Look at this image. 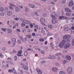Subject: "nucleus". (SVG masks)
I'll return each mask as SVG.
<instances>
[{
    "instance_id": "1",
    "label": "nucleus",
    "mask_w": 74,
    "mask_h": 74,
    "mask_svg": "<svg viewBox=\"0 0 74 74\" xmlns=\"http://www.w3.org/2000/svg\"><path fill=\"white\" fill-rule=\"evenodd\" d=\"M66 40H65L62 41L59 44V47L61 48H62L63 47L64 44L66 43Z\"/></svg>"
},
{
    "instance_id": "2",
    "label": "nucleus",
    "mask_w": 74,
    "mask_h": 74,
    "mask_svg": "<svg viewBox=\"0 0 74 74\" xmlns=\"http://www.w3.org/2000/svg\"><path fill=\"white\" fill-rule=\"evenodd\" d=\"M67 73L68 74H70L72 73L73 71H72V68L71 67H69L67 68Z\"/></svg>"
},
{
    "instance_id": "3",
    "label": "nucleus",
    "mask_w": 74,
    "mask_h": 74,
    "mask_svg": "<svg viewBox=\"0 0 74 74\" xmlns=\"http://www.w3.org/2000/svg\"><path fill=\"white\" fill-rule=\"evenodd\" d=\"M70 47V43H66L64 45V48L65 49H67V48H69Z\"/></svg>"
},
{
    "instance_id": "4",
    "label": "nucleus",
    "mask_w": 74,
    "mask_h": 74,
    "mask_svg": "<svg viewBox=\"0 0 74 74\" xmlns=\"http://www.w3.org/2000/svg\"><path fill=\"white\" fill-rule=\"evenodd\" d=\"M36 71H37L38 74H42V71L39 69L38 68H37L36 69Z\"/></svg>"
},
{
    "instance_id": "5",
    "label": "nucleus",
    "mask_w": 74,
    "mask_h": 74,
    "mask_svg": "<svg viewBox=\"0 0 74 74\" xmlns=\"http://www.w3.org/2000/svg\"><path fill=\"white\" fill-rule=\"evenodd\" d=\"M71 36L69 35H65L63 37V39L66 40L68 38H70Z\"/></svg>"
},
{
    "instance_id": "6",
    "label": "nucleus",
    "mask_w": 74,
    "mask_h": 74,
    "mask_svg": "<svg viewBox=\"0 0 74 74\" xmlns=\"http://www.w3.org/2000/svg\"><path fill=\"white\" fill-rule=\"evenodd\" d=\"M18 54L17 55L18 56H22L23 55L21 54L22 53V51H19L18 52Z\"/></svg>"
},
{
    "instance_id": "7",
    "label": "nucleus",
    "mask_w": 74,
    "mask_h": 74,
    "mask_svg": "<svg viewBox=\"0 0 74 74\" xmlns=\"http://www.w3.org/2000/svg\"><path fill=\"white\" fill-rule=\"evenodd\" d=\"M52 70L53 72H56L58 70V69L56 67H53L52 68Z\"/></svg>"
},
{
    "instance_id": "8",
    "label": "nucleus",
    "mask_w": 74,
    "mask_h": 74,
    "mask_svg": "<svg viewBox=\"0 0 74 74\" xmlns=\"http://www.w3.org/2000/svg\"><path fill=\"white\" fill-rule=\"evenodd\" d=\"M66 58L67 59V60H70L71 59V56L69 55H67L66 56Z\"/></svg>"
},
{
    "instance_id": "9",
    "label": "nucleus",
    "mask_w": 74,
    "mask_h": 74,
    "mask_svg": "<svg viewBox=\"0 0 74 74\" xmlns=\"http://www.w3.org/2000/svg\"><path fill=\"white\" fill-rule=\"evenodd\" d=\"M74 5V3H73V1H71L69 3V7H71V6H72V5Z\"/></svg>"
},
{
    "instance_id": "10",
    "label": "nucleus",
    "mask_w": 74,
    "mask_h": 74,
    "mask_svg": "<svg viewBox=\"0 0 74 74\" xmlns=\"http://www.w3.org/2000/svg\"><path fill=\"white\" fill-rule=\"evenodd\" d=\"M65 10L66 11H67V12H70L71 13V10L69 8H66L65 9Z\"/></svg>"
},
{
    "instance_id": "11",
    "label": "nucleus",
    "mask_w": 74,
    "mask_h": 74,
    "mask_svg": "<svg viewBox=\"0 0 74 74\" xmlns=\"http://www.w3.org/2000/svg\"><path fill=\"white\" fill-rule=\"evenodd\" d=\"M40 21L42 23H45V20L43 18H41L40 19Z\"/></svg>"
},
{
    "instance_id": "12",
    "label": "nucleus",
    "mask_w": 74,
    "mask_h": 74,
    "mask_svg": "<svg viewBox=\"0 0 74 74\" xmlns=\"http://www.w3.org/2000/svg\"><path fill=\"white\" fill-rule=\"evenodd\" d=\"M29 5L30 7H31L32 8H35V5H32L31 4H29Z\"/></svg>"
},
{
    "instance_id": "13",
    "label": "nucleus",
    "mask_w": 74,
    "mask_h": 74,
    "mask_svg": "<svg viewBox=\"0 0 74 74\" xmlns=\"http://www.w3.org/2000/svg\"><path fill=\"white\" fill-rule=\"evenodd\" d=\"M12 41L13 43L16 42V39L15 38H12Z\"/></svg>"
},
{
    "instance_id": "14",
    "label": "nucleus",
    "mask_w": 74,
    "mask_h": 74,
    "mask_svg": "<svg viewBox=\"0 0 74 74\" xmlns=\"http://www.w3.org/2000/svg\"><path fill=\"white\" fill-rule=\"evenodd\" d=\"M51 17H52V19H57V18L55 17V16H54L53 15H52Z\"/></svg>"
},
{
    "instance_id": "15",
    "label": "nucleus",
    "mask_w": 74,
    "mask_h": 74,
    "mask_svg": "<svg viewBox=\"0 0 74 74\" xmlns=\"http://www.w3.org/2000/svg\"><path fill=\"white\" fill-rule=\"evenodd\" d=\"M69 27H66L64 28V31H69Z\"/></svg>"
},
{
    "instance_id": "16",
    "label": "nucleus",
    "mask_w": 74,
    "mask_h": 74,
    "mask_svg": "<svg viewBox=\"0 0 74 74\" xmlns=\"http://www.w3.org/2000/svg\"><path fill=\"white\" fill-rule=\"evenodd\" d=\"M56 20H55V19H53L52 20V23H56Z\"/></svg>"
},
{
    "instance_id": "17",
    "label": "nucleus",
    "mask_w": 74,
    "mask_h": 74,
    "mask_svg": "<svg viewBox=\"0 0 74 74\" xmlns=\"http://www.w3.org/2000/svg\"><path fill=\"white\" fill-rule=\"evenodd\" d=\"M8 14L9 16H10L12 15V12H8Z\"/></svg>"
},
{
    "instance_id": "18",
    "label": "nucleus",
    "mask_w": 74,
    "mask_h": 74,
    "mask_svg": "<svg viewBox=\"0 0 74 74\" xmlns=\"http://www.w3.org/2000/svg\"><path fill=\"white\" fill-rule=\"evenodd\" d=\"M16 11H17V12H19V11H20V9L18 8H16Z\"/></svg>"
},
{
    "instance_id": "19",
    "label": "nucleus",
    "mask_w": 74,
    "mask_h": 74,
    "mask_svg": "<svg viewBox=\"0 0 74 74\" xmlns=\"http://www.w3.org/2000/svg\"><path fill=\"white\" fill-rule=\"evenodd\" d=\"M8 33H11V32H12V30L11 29H8Z\"/></svg>"
},
{
    "instance_id": "20",
    "label": "nucleus",
    "mask_w": 74,
    "mask_h": 74,
    "mask_svg": "<svg viewBox=\"0 0 74 74\" xmlns=\"http://www.w3.org/2000/svg\"><path fill=\"white\" fill-rule=\"evenodd\" d=\"M4 11V8L3 7H1L0 8V11Z\"/></svg>"
},
{
    "instance_id": "21",
    "label": "nucleus",
    "mask_w": 74,
    "mask_h": 74,
    "mask_svg": "<svg viewBox=\"0 0 74 74\" xmlns=\"http://www.w3.org/2000/svg\"><path fill=\"white\" fill-rule=\"evenodd\" d=\"M50 46L51 47V48H53V43L51 42L50 43Z\"/></svg>"
},
{
    "instance_id": "22",
    "label": "nucleus",
    "mask_w": 74,
    "mask_h": 74,
    "mask_svg": "<svg viewBox=\"0 0 74 74\" xmlns=\"http://www.w3.org/2000/svg\"><path fill=\"white\" fill-rule=\"evenodd\" d=\"M26 37L28 38H30L31 37V35H26Z\"/></svg>"
},
{
    "instance_id": "23",
    "label": "nucleus",
    "mask_w": 74,
    "mask_h": 74,
    "mask_svg": "<svg viewBox=\"0 0 74 74\" xmlns=\"http://www.w3.org/2000/svg\"><path fill=\"white\" fill-rule=\"evenodd\" d=\"M41 32L42 33H44L45 32V31L44 30V29L42 27L41 28Z\"/></svg>"
},
{
    "instance_id": "24",
    "label": "nucleus",
    "mask_w": 74,
    "mask_h": 74,
    "mask_svg": "<svg viewBox=\"0 0 74 74\" xmlns=\"http://www.w3.org/2000/svg\"><path fill=\"white\" fill-rule=\"evenodd\" d=\"M51 35H52V33L49 32L48 33L47 36H51Z\"/></svg>"
},
{
    "instance_id": "25",
    "label": "nucleus",
    "mask_w": 74,
    "mask_h": 74,
    "mask_svg": "<svg viewBox=\"0 0 74 74\" xmlns=\"http://www.w3.org/2000/svg\"><path fill=\"white\" fill-rule=\"evenodd\" d=\"M52 25H48V27L49 28H50V29H52Z\"/></svg>"
},
{
    "instance_id": "26",
    "label": "nucleus",
    "mask_w": 74,
    "mask_h": 74,
    "mask_svg": "<svg viewBox=\"0 0 74 74\" xmlns=\"http://www.w3.org/2000/svg\"><path fill=\"white\" fill-rule=\"evenodd\" d=\"M8 71L9 73H12V72H13V70L12 69H9Z\"/></svg>"
},
{
    "instance_id": "27",
    "label": "nucleus",
    "mask_w": 74,
    "mask_h": 74,
    "mask_svg": "<svg viewBox=\"0 0 74 74\" xmlns=\"http://www.w3.org/2000/svg\"><path fill=\"white\" fill-rule=\"evenodd\" d=\"M60 74H65L64 72L63 71H61L60 72Z\"/></svg>"
},
{
    "instance_id": "28",
    "label": "nucleus",
    "mask_w": 74,
    "mask_h": 74,
    "mask_svg": "<svg viewBox=\"0 0 74 74\" xmlns=\"http://www.w3.org/2000/svg\"><path fill=\"white\" fill-rule=\"evenodd\" d=\"M39 40L40 41V42H42V41L44 42V39H42L41 38H40L39 39Z\"/></svg>"
},
{
    "instance_id": "29",
    "label": "nucleus",
    "mask_w": 74,
    "mask_h": 74,
    "mask_svg": "<svg viewBox=\"0 0 74 74\" xmlns=\"http://www.w3.org/2000/svg\"><path fill=\"white\" fill-rule=\"evenodd\" d=\"M2 30H3V32H5L6 30H7L6 28H2Z\"/></svg>"
},
{
    "instance_id": "30",
    "label": "nucleus",
    "mask_w": 74,
    "mask_h": 74,
    "mask_svg": "<svg viewBox=\"0 0 74 74\" xmlns=\"http://www.w3.org/2000/svg\"><path fill=\"white\" fill-rule=\"evenodd\" d=\"M66 15H67V16H70V15H71V14L66 13Z\"/></svg>"
},
{
    "instance_id": "31",
    "label": "nucleus",
    "mask_w": 74,
    "mask_h": 74,
    "mask_svg": "<svg viewBox=\"0 0 74 74\" xmlns=\"http://www.w3.org/2000/svg\"><path fill=\"white\" fill-rule=\"evenodd\" d=\"M51 59H55L56 58V57L55 56H51Z\"/></svg>"
},
{
    "instance_id": "32",
    "label": "nucleus",
    "mask_w": 74,
    "mask_h": 74,
    "mask_svg": "<svg viewBox=\"0 0 74 74\" xmlns=\"http://www.w3.org/2000/svg\"><path fill=\"white\" fill-rule=\"evenodd\" d=\"M41 53H42V54H45V51H44L42 50L41 51Z\"/></svg>"
},
{
    "instance_id": "33",
    "label": "nucleus",
    "mask_w": 74,
    "mask_h": 74,
    "mask_svg": "<svg viewBox=\"0 0 74 74\" xmlns=\"http://www.w3.org/2000/svg\"><path fill=\"white\" fill-rule=\"evenodd\" d=\"M14 60L15 61H16L17 60V56H15Z\"/></svg>"
},
{
    "instance_id": "34",
    "label": "nucleus",
    "mask_w": 74,
    "mask_h": 74,
    "mask_svg": "<svg viewBox=\"0 0 74 74\" xmlns=\"http://www.w3.org/2000/svg\"><path fill=\"white\" fill-rule=\"evenodd\" d=\"M1 16H4V13L3 12H2L1 13Z\"/></svg>"
},
{
    "instance_id": "35",
    "label": "nucleus",
    "mask_w": 74,
    "mask_h": 74,
    "mask_svg": "<svg viewBox=\"0 0 74 74\" xmlns=\"http://www.w3.org/2000/svg\"><path fill=\"white\" fill-rule=\"evenodd\" d=\"M66 0H63L62 2V4H64V3H66Z\"/></svg>"
},
{
    "instance_id": "36",
    "label": "nucleus",
    "mask_w": 74,
    "mask_h": 74,
    "mask_svg": "<svg viewBox=\"0 0 74 74\" xmlns=\"http://www.w3.org/2000/svg\"><path fill=\"white\" fill-rule=\"evenodd\" d=\"M66 62H67V60H64L63 61V63L64 64H65Z\"/></svg>"
},
{
    "instance_id": "37",
    "label": "nucleus",
    "mask_w": 74,
    "mask_h": 74,
    "mask_svg": "<svg viewBox=\"0 0 74 74\" xmlns=\"http://www.w3.org/2000/svg\"><path fill=\"white\" fill-rule=\"evenodd\" d=\"M9 62L10 63V64H12V65H13V66H14V63H13V62H11L10 61H9Z\"/></svg>"
},
{
    "instance_id": "38",
    "label": "nucleus",
    "mask_w": 74,
    "mask_h": 74,
    "mask_svg": "<svg viewBox=\"0 0 74 74\" xmlns=\"http://www.w3.org/2000/svg\"><path fill=\"white\" fill-rule=\"evenodd\" d=\"M24 55L25 56H27V52L26 51L24 52Z\"/></svg>"
},
{
    "instance_id": "39",
    "label": "nucleus",
    "mask_w": 74,
    "mask_h": 74,
    "mask_svg": "<svg viewBox=\"0 0 74 74\" xmlns=\"http://www.w3.org/2000/svg\"><path fill=\"white\" fill-rule=\"evenodd\" d=\"M67 38V41H69V42H70V38Z\"/></svg>"
},
{
    "instance_id": "40",
    "label": "nucleus",
    "mask_w": 74,
    "mask_h": 74,
    "mask_svg": "<svg viewBox=\"0 0 74 74\" xmlns=\"http://www.w3.org/2000/svg\"><path fill=\"white\" fill-rule=\"evenodd\" d=\"M21 40L24 43H25V40L23 38Z\"/></svg>"
},
{
    "instance_id": "41",
    "label": "nucleus",
    "mask_w": 74,
    "mask_h": 74,
    "mask_svg": "<svg viewBox=\"0 0 74 74\" xmlns=\"http://www.w3.org/2000/svg\"><path fill=\"white\" fill-rule=\"evenodd\" d=\"M30 23V21L27 20V21L26 22V24H29Z\"/></svg>"
},
{
    "instance_id": "42",
    "label": "nucleus",
    "mask_w": 74,
    "mask_h": 74,
    "mask_svg": "<svg viewBox=\"0 0 74 74\" xmlns=\"http://www.w3.org/2000/svg\"><path fill=\"white\" fill-rule=\"evenodd\" d=\"M21 25L22 26H23V27H24V26H25V24L24 23H23L21 24Z\"/></svg>"
},
{
    "instance_id": "43",
    "label": "nucleus",
    "mask_w": 74,
    "mask_h": 74,
    "mask_svg": "<svg viewBox=\"0 0 74 74\" xmlns=\"http://www.w3.org/2000/svg\"><path fill=\"white\" fill-rule=\"evenodd\" d=\"M45 62H46V60H43V61H42L41 62V63H42V64H44V63H45Z\"/></svg>"
},
{
    "instance_id": "44",
    "label": "nucleus",
    "mask_w": 74,
    "mask_h": 74,
    "mask_svg": "<svg viewBox=\"0 0 74 74\" xmlns=\"http://www.w3.org/2000/svg\"><path fill=\"white\" fill-rule=\"evenodd\" d=\"M15 44H16V43H13V45H12V47H15Z\"/></svg>"
},
{
    "instance_id": "45",
    "label": "nucleus",
    "mask_w": 74,
    "mask_h": 74,
    "mask_svg": "<svg viewBox=\"0 0 74 74\" xmlns=\"http://www.w3.org/2000/svg\"><path fill=\"white\" fill-rule=\"evenodd\" d=\"M22 32L23 33H25L26 32V29H22Z\"/></svg>"
},
{
    "instance_id": "46",
    "label": "nucleus",
    "mask_w": 74,
    "mask_h": 74,
    "mask_svg": "<svg viewBox=\"0 0 74 74\" xmlns=\"http://www.w3.org/2000/svg\"><path fill=\"white\" fill-rule=\"evenodd\" d=\"M35 28H36V29H38V26L37 25H35Z\"/></svg>"
},
{
    "instance_id": "47",
    "label": "nucleus",
    "mask_w": 74,
    "mask_h": 74,
    "mask_svg": "<svg viewBox=\"0 0 74 74\" xmlns=\"http://www.w3.org/2000/svg\"><path fill=\"white\" fill-rule=\"evenodd\" d=\"M10 5L11 6H12L13 7H15V5H14V4H13L12 3H10Z\"/></svg>"
},
{
    "instance_id": "48",
    "label": "nucleus",
    "mask_w": 74,
    "mask_h": 74,
    "mask_svg": "<svg viewBox=\"0 0 74 74\" xmlns=\"http://www.w3.org/2000/svg\"><path fill=\"white\" fill-rule=\"evenodd\" d=\"M9 8L10 10H13V8H12V7L10 6H9Z\"/></svg>"
},
{
    "instance_id": "49",
    "label": "nucleus",
    "mask_w": 74,
    "mask_h": 74,
    "mask_svg": "<svg viewBox=\"0 0 74 74\" xmlns=\"http://www.w3.org/2000/svg\"><path fill=\"white\" fill-rule=\"evenodd\" d=\"M62 18L64 19H67V17L64 16H62Z\"/></svg>"
},
{
    "instance_id": "50",
    "label": "nucleus",
    "mask_w": 74,
    "mask_h": 74,
    "mask_svg": "<svg viewBox=\"0 0 74 74\" xmlns=\"http://www.w3.org/2000/svg\"><path fill=\"white\" fill-rule=\"evenodd\" d=\"M56 64L57 66H59V64L58 62L56 63Z\"/></svg>"
},
{
    "instance_id": "51",
    "label": "nucleus",
    "mask_w": 74,
    "mask_h": 74,
    "mask_svg": "<svg viewBox=\"0 0 74 74\" xmlns=\"http://www.w3.org/2000/svg\"><path fill=\"white\" fill-rule=\"evenodd\" d=\"M32 30L30 29H28V32H32Z\"/></svg>"
},
{
    "instance_id": "52",
    "label": "nucleus",
    "mask_w": 74,
    "mask_h": 74,
    "mask_svg": "<svg viewBox=\"0 0 74 74\" xmlns=\"http://www.w3.org/2000/svg\"><path fill=\"white\" fill-rule=\"evenodd\" d=\"M2 50H3V51H5V50H6V48L5 47H3L2 48Z\"/></svg>"
},
{
    "instance_id": "53",
    "label": "nucleus",
    "mask_w": 74,
    "mask_h": 74,
    "mask_svg": "<svg viewBox=\"0 0 74 74\" xmlns=\"http://www.w3.org/2000/svg\"><path fill=\"white\" fill-rule=\"evenodd\" d=\"M30 26L31 28H33V25L32 24H31L30 25Z\"/></svg>"
},
{
    "instance_id": "54",
    "label": "nucleus",
    "mask_w": 74,
    "mask_h": 74,
    "mask_svg": "<svg viewBox=\"0 0 74 74\" xmlns=\"http://www.w3.org/2000/svg\"><path fill=\"white\" fill-rule=\"evenodd\" d=\"M11 23L12 24V25H14L15 23V22L14 21H12Z\"/></svg>"
},
{
    "instance_id": "55",
    "label": "nucleus",
    "mask_w": 74,
    "mask_h": 74,
    "mask_svg": "<svg viewBox=\"0 0 74 74\" xmlns=\"http://www.w3.org/2000/svg\"><path fill=\"white\" fill-rule=\"evenodd\" d=\"M25 11L26 12H28V8H26Z\"/></svg>"
},
{
    "instance_id": "56",
    "label": "nucleus",
    "mask_w": 74,
    "mask_h": 74,
    "mask_svg": "<svg viewBox=\"0 0 74 74\" xmlns=\"http://www.w3.org/2000/svg\"><path fill=\"white\" fill-rule=\"evenodd\" d=\"M7 24L8 25H10V21L8 20L7 22Z\"/></svg>"
},
{
    "instance_id": "57",
    "label": "nucleus",
    "mask_w": 74,
    "mask_h": 74,
    "mask_svg": "<svg viewBox=\"0 0 74 74\" xmlns=\"http://www.w3.org/2000/svg\"><path fill=\"white\" fill-rule=\"evenodd\" d=\"M72 44L73 45H74V39L72 40Z\"/></svg>"
},
{
    "instance_id": "58",
    "label": "nucleus",
    "mask_w": 74,
    "mask_h": 74,
    "mask_svg": "<svg viewBox=\"0 0 74 74\" xmlns=\"http://www.w3.org/2000/svg\"><path fill=\"white\" fill-rule=\"evenodd\" d=\"M25 70H27V69H28V68L27 67V66H26L25 68V69H24Z\"/></svg>"
},
{
    "instance_id": "59",
    "label": "nucleus",
    "mask_w": 74,
    "mask_h": 74,
    "mask_svg": "<svg viewBox=\"0 0 74 74\" xmlns=\"http://www.w3.org/2000/svg\"><path fill=\"white\" fill-rule=\"evenodd\" d=\"M16 50H13V52L14 53H16Z\"/></svg>"
},
{
    "instance_id": "60",
    "label": "nucleus",
    "mask_w": 74,
    "mask_h": 74,
    "mask_svg": "<svg viewBox=\"0 0 74 74\" xmlns=\"http://www.w3.org/2000/svg\"><path fill=\"white\" fill-rule=\"evenodd\" d=\"M13 71V73H16V71H15V69H14L13 70H12Z\"/></svg>"
},
{
    "instance_id": "61",
    "label": "nucleus",
    "mask_w": 74,
    "mask_h": 74,
    "mask_svg": "<svg viewBox=\"0 0 74 74\" xmlns=\"http://www.w3.org/2000/svg\"><path fill=\"white\" fill-rule=\"evenodd\" d=\"M14 20H16V21H18L19 20V18H14Z\"/></svg>"
},
{
    "instance_id": "62",
    "label": "nucleus",
    "mask_w": 74,
    "mask_h": 74,
    "mask_svg": "<svg viewBox=\"0 0 74 74\" xmlns=\"http://www.w3.org/2000/svg\"><path fill=\"white\" fill-rule=\"evenodd\" d=\"M32 35L33 36H35V35H36V34L35 33H33L32 34Z\"/></svg>"
},
{
    "instance_id": "63",
    "label": "nucleus",
    "mask_w": 74,
    "mask_h": 74,
    "mask_svg": "<svg viewBox=\"0 0 74 74\" xmlns=\"http://www.w3.org/2000/svg\"><path fill=\"white\" fill-rule=\"evenodd\" d=\"M62 18H63V16H60L59 17V19H62Z\"/></svg>"
},
{
    "instance_id": "64",
    "label": "nucleus",
    "mask_w": 74,
    "mask_h": 74,
    "mask_svg": "<svg viewBox=\"0 0 74 74\" xmlns=\"http://www.w3.org/2000/svg\"><path fill=\"white\" fill-rule=\"evenodd\" d=\"M18 44H21V40H18Z\"/></svg>"
}]
</instances>
